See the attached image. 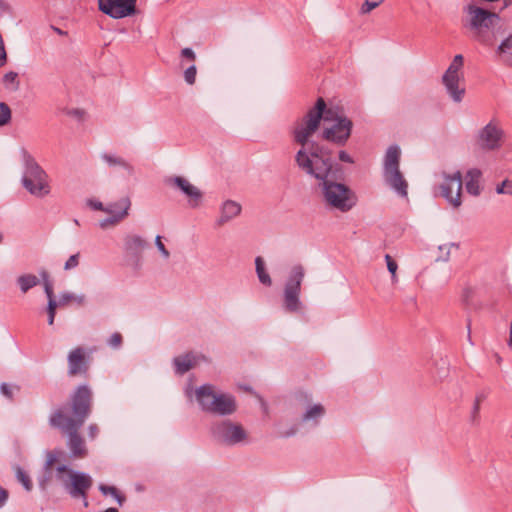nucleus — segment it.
I'll return each instance as SVG.
<instances>
[{
	"label": "nucleus",
	"mask_w": 512,
	"mask_h": 512,
	"mask_svg": "<svg viewBox=\"0 0 512 512\" xmlns=\"http://www.w3.org/2000/svg\"><path fill=\"white\" fill-rule=\"evenodd\" d=\"M461 24L472 41L493 49L496 61L512 66V33L506 36V26L499 14L469 3L463 8Z\"/></svg>",
	"instance_id": "nucleus-1"
},
{
	"label": "nucleus",
	"mask_w": 512,
	"mask_h": 512,
	"mask_svg": "<svg viewBox=\"0 0 512 512\" xmlns=\"http://www.w3.org/2000/svg\"><path fill=\"white\" fill-rule=\"evenodd\" d=\"M93 406V393L87 385L78 386L70 395V401L58 407L49 417V424L68 434L67 446L71 457L81 459L87 456L84 439L79 429L90 416Z\"/></svg>",
	"instance_id": "nucleus-2"
},
{
	"label": "nucleus",
	"mask_w": 512,
	"mask_h": 512,
	"mask_svg": "<svg viewBox=\"0 0 512 512\" xmlns=\"http://www.w3.org/2000/svg\"><path fill=\"white\" fill-rule=\"evenodd\" d=\"M298 168L318 180V186L325 205L342 213L356 206L358 198L346 184L337 182V174L342 173L341 165L333 163L332 157L320 160L311 166V161L300 152L297 157Z\"/></svg>",
	"instance_id": "nucleus-3"
},
{
	"label": "nucleus",
	"mask_w": 512,
	"mask_h": 512,
	"mask_svg": "<svg viewBox=\"0 0 512 512\" xmlns=\"http://www.w3.org/2000/svg\"><path fill=\"white\" fill-rule=\"evenodd\" d=\"M326 110V102L322 97H319L315 105L310 108L307 113L297 119L292 128L291 135L293 141L301 148L295 155V162L297 163V157L300 152L311 161V166L317 164L320 160L331 157V152L328 148L316 143L309 142V138L318 130L321 120L323 119L324 112Z\"/></svg>",
	"instance_id": "nucleus-4"
},
{
	"label": "nucleus",
	"mask_w": 512,
	"mask_h": 512,
	"mask_svg": "<svg viewBox=\"0 0 512 512\" xmlns=\"http://www.w3.org/2000/svg\"><path fill=\"white\" fill-rule=\"evenodd\" d=\"M196 400L202 411L219 416L232 415L236 409V399L228 393H217L211 384H203L195 391Z\"/></svg>",
	"instance_id": "nucleus-5"
},
{
	"label": "nucleus",
	"mask_w": 512,
	"mask_h": 512,
	"mask_svg": "<svg viewBox=\"0 0 512 512\" xmlns=\"http://www.w3.org/2000/svg\"><path fill=\"white\" fill-rule=\"evenodd\" d=\"M20 154L24 168L21 179L23 187L35 197H45L50 193L47 173L25 148L21 149Z\"/></svg>",
	"instance_id": "nucleus-6"
},
{
	"label": "nucleus",
	"mask_w": 512,
	"mask_h": 512,
	"mask_svg": "<svg viewBox=\"0 0 512 512\" xmlns=\"http://www.w3.org/2000/svg\"><path fill=\"white\" fill-rule=\"evenodd\" d=\"M56 479L72 499H80L85 507L88 506V492L93 486V479L88 473L60 464L56 467Z\"/></svg>",
	"instance_id": "nucleus-7"
},
{
	"label": "nucleus",
	"mask_w": 512,
	"mask_h": 512,
	"mask_svg": "<svg viewBox=\"0 0 512 512\" xmlns=\"http://www.w3.org/2000/svg\"><path fill=\"white\" fill-rule=\"evenodd\" d=\"M400 157L401 151L398 146L393 145L387 149L383 161V178L400 197H407L408 183L400 171Z\"/></svg>",
	"instance_id": "nucleus-8"
},
{
	"label": "nucleus",
	"mask_w": 512,
	"mask_h": 512,
	"mask_svg": "<svg viewBox=\"0 0 512 512\" xmlns=\"http://www.w3.org/2000/svg\"><path fill=\"white\" fill-rule=\"evenodd\" d=\"M304 277L305 268L301 264L294 265L289 271L283 290V307L289 313L299 312L303 307L300 295Z\"/></svg>",
	"instance_id": "nucleus-9"
},
{
	"label": "nucleus",
	"mask_w": 512,
	"mask_h": 512,
	"mask_svg": "<svg viewBox=\"0 0 512 512\" xmlns=\"http://www.w3.org/2000/svg\"><path fill=\"white\" fill-rule=\"evenodd\" d=\"M324 120L333 121L330 127H327L322 132L323 139L334 143L338 146H344L351 136L353 122L344 115H338L331 109L324 112Z\"/></svg>",
	"instance_id": "nucleus-10"
},
{
	"label": "nucleus",
	"mask_w": 512,
	"mask_h": 512,
	"mask_svg": "<svg viewBox=\"0 0 512 512\" xmlns=\"http://www.w3.org/2000/svg\"><path fill=\"white\" fill-rule=\"evenodd\" d=\"M463 64V56L461 54L455 55L449 67L442 76V82L447 90V93L452 98V100L457 103L462 101L465 94V88L459 86V82L462 78L461 70L463 68Z\"/></svg>",
	"instance_id": "nucleus-11"
},
{
	"label": "nucleus",
	"mask_w": 512,
	"mask_h": 512,
	"mask_svg": "<svg viewBox=\"0 0 512 512\" xmlns=\"http://www.w3.org/2000/svg\"><path fill=\"white\" fill-rule=\"evenodd\" d=\"M213 437L226 445L233 446L242 443L247 438V433L238 423L230 420H223L211 427Z\"/></svg>",
	"instance_id": "nucleus-12"
},
{
	"label": "nucleus",
	"mask_w": 512,
	"mask_h": 512,
	"mask_svg": "<svg viewBox=\"0 0 512 512\" xmlns=\"http://www.w3.org/2000/svg\"><path fill=\"white\" fill-rule=\"evenodd\" d=\"M444 182L440 185L441 196L454 208L460 207L462 192V174L456 171L452 175L443 173Z\"/></svg>",
	"instance_id": "nucleus-13"
},
{
	"label": "nucleus",
	"mask_w": 512,
	"mask_h": 512,
	"mask_svg": "<svg viewBox=\"0 0 512 512\" xmlns=\"http://www.w3.org/2000/svg\"><path fill=\"white\" fill-rule=\"evenodd\" d=\"M504 132L495 121H490L477 135V145L486 151H494L501 147Z\"/></svg>",
	"instance_id": "nucleus-14"
},
{
	"label": "nucleus",
	"mask_w": 512,
	"mask_h": 512,
	"mask_svg": "<svg viewBox=\"0 0 512 512\" xmlns=\"http://www.w3.org/2000/svg\"><path fill=\"white\" fill-rule=\"evenodd\" d=\"M130 208L131 200L129 197H123L116 202L107 204L105 213H108L110 216L99 222L100 228L106 229L109 226L120 223L129 215Z\"/></svg>",
	"instance_id": "nucleus-15"
},
{
	"label": "nucleus",
	"mask_w": 512,
	"mask_h": 512,
	"mask_svg": "<svg viewBox=\"0 0 512 512\" xmlns=\"http://www.w3.org/2000/svg\"><path fill=\"white\" fill-rule=\"evenodd\" d=\"M164 182L169 187L180 190L188 198V204L191 208H197L200 205L203 197L202 192L186 178L169 176L164 179Z\"/></svg>",
	"instance_id": "nucleus-16"
},
{
	"label": "nucleus",
	"mask_w": 512,
	"mask_h": 512,
	"mask_svg": "<svg viewBox=\"0 0 512 512\" xmlns=\"http://www.w3.org/2000/svg\"><path fill=\"white\" fill-rule=\"evenodd\" d=\"M99 10L114 19L124 18L135 12L126 0H99Z\"/></svg>",
	"instance_id": "nucleus-17"
},
{
	"label": "nucleus",
	"mask_w": 512,
	"mask_h": 512,
	"mask_svg": "<svg viewBox=\"0 0 512 512\" xmlns=\"http://www.w3.org/2000/svg\"><path fill=\"white\" fill-rule=\"evenodd\" d=\"M68 374L69 376H76L78 374H85L88 371V361L85 358L84 349L77 347L68 354Z\"/></svg>",
	"instance_id": "nucleus-18"
},
{
	"label": "nucleus",
	"mask_w": 512,
	"mask_h": 512,
	"mask_svg": "<svg viewBox=\"0 0 512 512\" xmlns=\"http://www.w3.org/2000/svg\"><path fill=\"white\" fill-rule=\"evenodd\" d=\"M63 455H64V452L60 449H54V450L48 451L46 453V461L43 466L44 475L38 481L39 487L42 490H45L47 488V485L52 478L51 471H52L53 465Z\"/></svg>",
	"instance_id": "nucleus-19"
},
{
	"label": "nucleus",
	"mask_w": 512,
	"mask_h": 512,
	"mask_svg": "<svg viewBox=\"0 0 512 512\" xmlns=\"http://www.w3.org/2000/svg\"><path fill=\"white\" fill-rule=\"evenodd\" d=\"M325 408L321 404L309 406L301 417L302 423H309L311 427H317L325 415Z\"/></svg>",
	"instance_id": "nucleus-20"
},
{
	"label": "nucleus",
	"mask_w": 512,
	"mask_h": 512,
	"mask_svg": "<svg viewBox=\"0 0 512 512\" xmlns=\"http://www.w3.org/2000/svg\"><path fill=\"white\" fill-rule=\"evenodd\" d=\"M241 212V205L235 201L227 200L222 204L221 207V216L217 221L218 225H223L224 223L232 220L236 216H238Z\"/></svg>",
	"instance_id": "nucleus-21"
},
{
	"label": "nucleus",
	"mask_w": 512,
	"mask_h": 512,
	"mask_svg": "<svg viewBox=\"0 0 512 512\" xmlns=\"http://www.w3.org/2000/svg\"><path fill=\"white\" fill-rule=\"evenodd\" d=\"M197 360L198 357L193 355L192 353H187L185 355L175 357L173 359L175 372L179 375L187 373L197 364Z\"/></svg>",
	"instance_id": "nucleus-22"
},
{
	"label": "nucleus",
	"mask_w": 512,
	"mask_h": 512,
	"mask_svg": "<svg viewBox=\"0 0 512 512\" xmlns=\"http://www.w3.org/2000/svg\"><path fill=\"white\" fill-rule=\"evenodd\" d=\"M482 176V172L477 168H472L466 173V183L465 187L469 194L473 196H478L481 193V188L479 185L480 178Z\"/></svg>",
	"instance_id": "nucleus-23"
},
{
	"label": "nucleus",
	"mask_w": 512,
	"mask_h": 512,
	"mask_svg": "<svg viewBox=\"0 0 512 512\" xmlns=\"http://www.w3.org/2000/svg\"><path fill=\"white\" fill-rule=\"evenodd\" d=\"M148 246V243L139 235H128L125 238V249L127 252L138 256Z\"/></svg>",
	"instance_id": "nucleus-24"
},
{
	"label": "nucleus",
	"mask_w": 512,
	"mask_h": 512,
	"mask_svg": "<svg viewBox=\"0 0 512 512\" xmlns=\"http://www.w3.org/2000/svg\"><path fill=\"white\" fill-rule=\"evenodd\" d=\"M101 158L109 167L119 166L127 171L128 175H134L135 170L133 165L127 162L124 158L109 153H103Z\"/></svg>",
	"instance_id": "nucleus-25"
},
{
	"label": "nucleus",
	"mask_w": 512,
	"mask_h": 512,
	"mask_svg": "<svg viewBox=\"0 0 512 512\" xmlns=\"http://www.w3.org/2000/svg\"><path fill=\"white\" fill-rule=\"evenodd\" d=\"M22 293H27L30 289L36 287L40 283V279L34 274H22L16 279Z\"/></svg>",
	"instance_id": "nucleus-26"
},
{
	"label": "nucleus",
	"mask_w": 512,
	"mask_h": 512,
	"mask_svg": "<svg viewBox=\"0 0 512 512\" xmlns=\"http://www.w3.org/2000/svg\"><path fill=\"white\" fill-rule=\"evenodd\" d=\"M255 266H256V273H257L260 283H262L265 286H271L272 280L265 268V263H264V260L262 257H260V256L256 257Z\"/></svg>",
	"instance_id": "nucleus-27"
},
{
	"label": "nucleus",
	"mask_w": 512,
	"mask_h": 512,
	"mask_svg": "<svg viewBox=\"0 0 512 512\" xmlns=\"http://www.w3.org/2000/svg\"><path fill=\"white\" fill-rule=\"evenodd\" d=\"M71 302H75L78 305H83L85 302V295H76L70 292H64L59 297V306L69 305Z\"/></svg>",
	"instance_id": "nucleus-28"
},
{
	"label": "nucleus",
	"mask_w": 512,
	"mask_h": 512,
	"mask_svg": "<svg viewBox=\"0 0 512 512\" xmlns=\"http://www.w3.org/2000/svg\"><path fill=\"white\" fill-rule=\"evenodd\" d=\"M39 275L41 277V280L43 281L44 291L48 298V301H56L54 297L53 284L50 280L49 273L45 269H42L39 272Z\"/></svg>",
	"instance_id": "nucleus-29"
},
{
	"label": "nucleus",
	"mask_w": 512,
	"mask_h": 512,
	"mask_svg": "<svg viewBox=\"0 0 512 512\" xmlns=\"http://www.w3.org/2000/svg\"><path fill=\"white\" fill-rule=\"evenodd\" d=\"M99 490L102 492L103 495H111L113 496L116 501L118 502L119 505H122L123 502L125 501V497L122 496L119 491L117 490L116 487L114 486H108V485H104V484H101L99 486Z\"/></svg>",
	"instance_id": "nucleus-30"
},
{
	"label": "nucleus",
	"mask_w": 512,
	"mask_h": 512,
	"mask_svg": "<svg viewBox=\"0 0 512 512\" xmlns=\"http://www.w3.org/2000/svg\"><path fill=\"white\" fill-rule=\"evenodd\" d=\"M16 478L23 485L26 491H31L33 484L29 475L20 467L16 470Z\"/></svg>",
	"instance_id": "nucleus-31"
},
{
	"label": "nucleus",
	"mask_w": 512,
	"mask_h": 512,
	"mask_svg": "<svg viewBox=\"0 0 512 512\" xmlns=\"http://www.w3.org/2000/svg\"><path fill=\"white\" fill-rule=\"evenodd\" d=\"M11 120V109L4 103H0V126H4Z\"/></svg>",
	"instance_id": "nucleus-32"
},
{
	"label": "nucleus",
	"mask_w": 512,
	"mask_h": 512,
	"mask_svg": "<svg viewBox=\"0 0 512 512\" xmlns=\"http://www.w3.org/2000/svg\"><path fill=\"white\" fill-rule=\"evenodd\" d=\"M453 247L458 248V246H456L454 243L439 246L440 255L436 258V260L443 262L448 261L450 257V250Z\"/></svg>",
	"instance_id": "nucleus-33"
},
{
	"label": "nucleus",
	"mask_w": 512,
	"mask_h": 512,
	"mask_svg": "<svg viewBox=\"0 0 512 512\" xmlns=\"http://www.w3.org/2000/svg\"><path fill=\"white\" fill-rule=\"evenodd\" d=\"M17 78L18 74L16 72L10 71L4 75L3 82L5 85H13V89L17 90L19 88V81Z\"/></svg>",
	"instance_id": "nucleus-34"
},
{
	"label": "nucleus",
	"mask_w": 512,
	"mask_h": 512,
	"mask_svg": "<svg viewBox=\"0 0 512 512\" xmlns=\"http://www.w3.org/2000/svg\"><path fill=\"white\" fill-rule=\"evenodd\" d=\"M384 0H365L360 8L361 14H367L378 7Z\"/></svg>",
	"instance_id": "nucleus-35"
},
{
	"label": "nucleus",
	"mask_w": 512,
	"mask_h": 512,
	"mask_svg": "<svg viewBox=\"0 0 512 512\" xmlns=\"http://www.w3.org/2000/svg\"><path fill=\"white\" fill-rule=\"evenodd\" d=\"M59 306L57 301H48L47 304V314H48V324L53 325L56 315V309Z\"/></svg>",
	"instance_id": "nucleus-36"
},
{
	"label": "nucleus",
	"mask_w": 512,
	"mask_h": 512,
	"mask_svg": "<svg viewBox=\"0 0 512 512\" xmlns=\"http://www.w3.org/2000/svg\"><path fill=\"white\" fill-rule=\"evenodd\" d=\"M196 74H197L196 66L194 64L189 66L184 71V79H185L186 83L189 85H193L196 80Z\"/></svg>",
	"instance_id": "nucleus-37"
},
{
	"label": "nucleus",
	"mask_w": 512,
	"mask_h": 512,
	"mask_svg": "<svg viewBox=\"0 0 512 512\" xmlns=\"http://www.w3.org/2000/svg\"><path fill=\"white\" fill-rule=\"evenodd\" d=\"M497 194H508L512 196V181L506 179L496 186Z\"/></svg>",
	"instance_id": "nucleus-38"
},
{
	"label": "nucleus",
	"mask_w": 512,
	"mask_h": 512,
	"mask_svg": "<svg viewBox=\"0 0 512 512\" xmlns=\"http://www.w3.org/2000/svg\"><path fill=\"white\" fill-rule=\"evenodd\" d=\"M385 260H386V264H387V269L392 275V280L395 282L397 280L396 271H397L398 265H397L396 261L389 254L385 255Z\"/></svg>",
	"instance_id": "nucleus-39"
},
{
	"label": "nucleus",
	"mask_w": 512,
	"mask_h": 512,
	"mask_svg": "<svg viewBox=\"0 0 512 512\" xmlns=\"http://www.w3.org/2000/svg\"><path fill=\"white\" fill-rule=\"evenodd\" d=\"M123 338L119 332L113 333L108 339V345L113 349H119L122 345Z\"/></svg>",
	"instance_id": "nucleus-40"
},
{
	"label": "nucleus",
	"mask_w": 512,
	"mask_h": 512,
	"mask_svg": "<svg viewBox=\"0 0 512 512\" xmlns=\"http://www.w3.org/2000/svg\"><path fill=\"white\" fill-rule=\"evenodd\" d=\"M79 265V253L71 255L65 262L64 269L71 270Z\"/></svg>",
	"instance_id": "nucleus-41"
},
{
	"label": "nucleus",
	"mask_w": 512,
	"mask_h": 512,
	"mask_svg": "<svg viewBox=\"0 0 512 512\" xmlns=\"http://www.w3.org/2000/svg\"><path fill=\"white\" fill-rule=\"evenodd\" d=\"M155 245L156 247L158 248V250L160 251V253L162 254V256L164 258H169L170 256V253L169 251L166 249L165 245L163 244L162 242V237L161 236H156V239H155Z\"/></svg>",
	"instance_id": "nucleus-42"
},
{
	"label": "nucleus",
	"mask_w": 512,
	"mask_h": 512,
	"mask_svg": "<svg viewBox=\"0 0 512 512\" xmlns=\"http://www.w3.org/2000/svg\"><path fill=\"white\" fill-rule=\"evenodd\" d=\"M181 57L185 58L191 62H194L196 60L195 52L189 47L183 48L181 50Z\"/></svg>",
	"instance_id": "nucleus-43"
},
{
	"label": "nucleus",
	"mask_w": 512,
	"mask_h": 512,
	"mask_svg": "<svg viewBox=\"0 0 512 512\" xmlns=\"http://www.w3.org/2000/svg\"><path fill=\"white\" fill-rule=\"evenodd\" d=\"M88 437L91 439V440H94L98 433H99V428L96 424L92 423L88 426Z\"/></svg>",
	"instance_id": "nucleus-44"
},
{
	"label": "nucleus",
	"mask_w": 512,
	"mask_h": 512,
	"mask_svg": "<svg viewBox=\"0 0 512 512\" xmlns=\"http://www.w3.org/2000/svg\"><path fill=\"white\" fill-rule=\"evenodd\" d=\"M338 158L340 161L345 163H354V159L344 150H341L338 154Z\"/></svg>",
	"instance_id": "nucleus-45"
},
{
	"label": "nucleus",
	"mask_w": 512,
	"mask_h": 512,
	"mask_svg": "<svg viewBox=\"0 0 512 512\" xmlns=\"http://www.w3.org/2000/svg\"><path fill=\"white\" fill-rule=\"evenodd\" d=\"M9 498V492L2 486H0V508H2Z\"/></svg>",
	"instance_id": "nucleus-46"
},
{
	"label": "nucleus",
	"mask_w": 512,
	"mask_h": 512,
	"mask_svg": "<svg viewBox=\"0 0 512 512\" xmlns=\"http://www.w3.org/2000/svg\"><path fill=\"white\" fill-rule=\"evenodd\" d=\"M0 390H1V393L6 396L7 398L9 399H12L13 398V393H12V390L10 388V386L6 383H2L0 385Z\"/></svg>",
	"instance_id": "nucleus-47"
},
{
	"label": "nucleus",
	"mask_w": 512,
	"mask_h": 512,
	"mask_svg": "<svg viewBox=\"0 0 512 512\" xmlns=\"http://www.w3.org/2000/svg\"><path fill=\"white\" fill-rule=\"evenodd\" d=\"M90 206L94 209V210H98V211H103L105 212V207L103 205L102 202L100 201H90Z\"/></svg>",
	"instance_id": "nucleus-48"
},
{
	"label": "nucleus",
	"mask_w": 512,
	"mask_h": 512,
	"mask_svg": "<svg viewBox=\"0 0 512 512\" xmlns=\"http://www.w3.org/2000/svg\"><path fill=\"white\" fill-rule=\"evenodd\" d=\"M298 431L297 425L292 426L289 430L282 433V437L288 438L294 436Z\"/></svg>",
	"instance_id": "nucleus-49"
},
{
	"label": "nucleus",
	"mask_w": 512,
	"mask_h": 512,
	"mask_svg": "<svg viewBox=\"0 0 512 512\" xmlns=\"http://www.w3.org/2000/svg\"><path fill=\"white\" fill-rule=\"evenodd\" d=\"M480 404L479 402L477 401H474V405H473V410H472V413H473V417H475L476 415H478L479 411H480Z\"/></svg>",
	"instance_id": "nucleus-50"
},
{
	"label": "nucleus",
	"mask_w": 512,
	"mask_h": 512,
	"mask_svg": "<svg viewBox=\"0 0 512 512\" xmlns=\"http://www.w3.org/2000/svg\"><path fill=\"white\" fill-rule=\"evenodd\" d=\"M486 398V394L484 392H480L476 395L475 401L482 403Z\"/></svg>",
	"instance_id": "nucleus-51"
},
{
	"label": "nucleus",
	"mask_w": 512,
	"mask_h": 512,
	"mask_svg": "<svg viewBox=\"0 0 512 512\" xmlns=\"http://www.w3.org/2000/svg\"><path fill=\"white\" fill-rule=\"evenodd\" d=\"M53 30L58 34V35H67V32L66 31H63L62 29L58 28V27H53Z\"/></svg>",
	"instance_id": "nucleus-52"
},
{
	"label": "nucleus",
	"mask_w": 512,
	"mask_h": 512,
	"mask_svg": "<svg viewBox=\"0 0 512 512\" xmlns=\"http://www.w3.org/2000/svg\"><path fill=\"white\" fill-rule=\"evenodd\" d=\"M126 2H128L131 6H133V8L135 9V6H136V0H126Z\"/></svg>",
	"instance_id": "nucleus-53"
},
{
	"label": "nucleus",
	"mask_w": 512,
	"mask_h": 512,
	"mask_svg": "<svg viewBox=\"0 0 512 512\" xmlns=\"http://www.w3.org/2000/svg\"><path fill=\"white\" fill-rule=\"evenodd\" d=\"M104 512H118V510L116 508H108L106 511Z\"/></svg>",
	"instance_id": "nucleus-54"
},
{
	"label": "nucleus",
	"mask_w": 512,
	"mask_h": 512,
	"mask_svg": "<svg viewBox=\"0 0 512 512\" xmlns=\"http://www.w3.org/2000/svg\"><path fill=\"white\" fill-rule=\"evenodd\" d=\"M468 329V337L470 338V325L467 326Z\"/></svg>",
	"instance_id": "nucleus-55"
},
{
	"label": "nucleus",
	"mask_w": 512,
	"mask_h": 512,
	"mask_svg": "<svg viewBox=\"0 0 512 512\" xmlns=\"http://www.w3.org/2000/svg\"><path fill=\"white\" fill-rule=\"evenodd\" d=\"M2 240H3V235H2V233H0V243L2 242Z\"/></svg>",
	"instance_id": "nucleus-56"
},
{
	"label": "nucleus",
	"mask_w": 512,
	"mask_h": 512,
	"mask_svg": "<svg viewBox=\"0 0 512 512\" xmlns=\"http://www.w3.org/2000/svg\"><path fill=\"white\" fill-rule=\"evenodd\" d=\"M74 222H75V225H79V222L77 219H75Z\"/></svg>",
	"instance_id": "nucleus-57"
},
{
	"label": "nucleus",
	"mask_w": 512,
	"mask_h": 512,
	"mask_svg": "<svg viewBox=\"0 0 512 512\" xmlns=\"http://www.w3.org/2000/svg\"><path fill=\"white\" fill-rule=\"evenodd\" d=\"M115 209V212H119L121 209L120 208H114Z\"/></svg>",
	"instance_id": "nucleus-58"
}]
</instances>
